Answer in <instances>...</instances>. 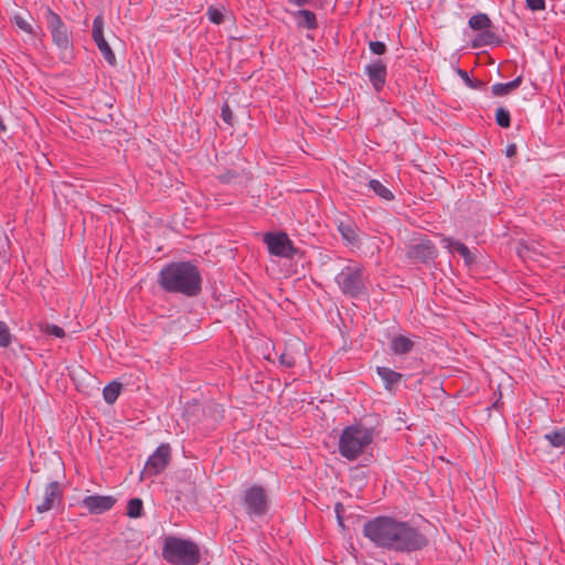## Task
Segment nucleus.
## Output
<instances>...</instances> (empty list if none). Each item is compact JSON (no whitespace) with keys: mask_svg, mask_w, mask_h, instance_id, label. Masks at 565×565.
<instances>
[{"mask_svg":"<svg viewBox=\"0 0 565 565\" xmlns=\"http://www.w3.org/2000/svg\"><path fill=\"white\" fill-rule=\"evenodd\" d=\"M363 534L376 546L396 552H415L428 545V539L407 522L390 516H377L367 521Z\"/></svg>","mask_w":565,"mask_h":565,"instance_id":"f257e3e1","label":"nucleus"},{"mask_svg":"<svg viewBox=\"0 0 565 565\" xmlns=\"http://www.w3.org/2000/svg\"><path fill=\"white\" fill-rule=\"evenodd\" d=\"M158 285L169 294H180L192 298L202 290V276L198 266L190 262H172L158 274Z\"/></svg>","mask_w":565,"mask_h":565,"instance_id":"f03ea898","label":"nucleus"},{"mask_svg":"<svg viewBox=\"0 0 565 565\" xmlns=\"http://www.w3.org/2000/svg\"><path fill=\"white\" fill-rule=\"evenodd\" d=\"M162 557L172 565H198L201 553L194 542L168 536L162 547Z\"/></svg>","mask_w":565,"mask_h":565,"instance_id":"7ed1b4c3","label":"nucleus"},{"mask_svg":"<svg viewBox=\"0 0 565 565\" xmlns=\"http://www.w3.org/2000/svg\"><path fill=\"white\" fill-rule=\"evenodd\" d=\"M44 18L52 35L53 44L58 49L60 58L68 63L73 58V36L62 18L50 7L45 8Z\"/></svg>","mask_w":565,"mask_h":565,"instance_id":"20e7f679","label":"nucleus"},{"mask_svg":"<svg viewBox=\"0 0 565 565\" xmlns=\"http://www.w3.org/2000/svg\"><path fill=\"white\" fill-rule=\"evenodd\" d=\"M373 440V430L371 428L354 425L347 427L339 440L340 454L353 460L369 446Z\"/></svg>","mask_w":565,"mask_h":565,"instance_id":"39448f33","label":"nucleus"},{"mask_svg":"<svg viewBox=\"0 0 565 565\" xmlns=\"http://www.w3.org/2000/svg\"><path fill=\"white\" fill-rule=\"evenodd\" d=\"M335 279L344 295L352 298H360L366 295V277L363 266H347Z\"/></svg>","mask_w":565,"mask_h":565,"instance_id":"423d86ee","label":"nucleus"},{"mask_svg":"<svg viewBox=\"0 0 565 565\" xmlns=\"http://www.w3.org/2000/svg\"><path fill=\"white\" fill-rule=\"evenodd\" d=\"M243 505L246 513L252 518H262L269 510V499L265 489L259 484H254L244 491Z\"/></svg>","mask_w":565,"mask_h":565,"instance_id":"0eeeda50","label":"nucleus"},{"mask_svg":"<svg viewBox=\"0 0 565 565\" xmlns=\"http://www.w3.org/2000/svg\"><path fill=\"white\" fill-rule=\"evenodd\" d=\"M264 242L266 243L268 252L271 255L284 258H292L297 253V248L294 246L288 235L284 232L266 233L264 235Z\"/></svg>","mask_w":565,"mask_h":565,"instance_id":"6e6552de","label":"nucleus"},{"mask_svg":"<svg viewBox=\"0 0 565 565\" xmlns=\"http://www.w3.org/2000/svg\"><path fill=\"white\" fill-rule=\"evenodd\" d=\"M171 459V448L169 444H161L154 450V452L148 458L145 469L142 471L143 475L148 476H157L161 473Z\"/></svg>","mask_w":565,"mask_h":565,"instance_id":"1a4fd4ad","label":"nucleus"},{"mask_svg":"<svg viewBox=\"0 0 565 565\" xmlns=\"http://www.w3.org/2000/svg\"><path fill=\"white\" fill-rule=\"evenodd\" d=\"M438 250L430 239H422L406 249V257L414 263L428 264L437 258Z\"/></svg>","mask_w":565,"mask_h":565,"instance_id":"9d476101","label":"nucleus"},{"mask_svg":"<svg viewBox=\"0 0 565 565\" xmlns=\"http://www.w3.org/2000/svg\"><path fill=\"white\" fill-rule=\"evenodd\" d=\"M92 36L107 63L115 66L117 63L116 55L104 38V18L102 14H98L93 21Z\"/></svg>","mask_w":565,"mask_h":565,"instance_id":"9b49d317","label":"nucleus"},{"mask_svg":"<svg viewBox=\"0 0 565 565\" xmlns=\"http://www.w3.org/2000/svg\"><path fill=\"white\" fill-rule=\"evenodd\" d=\"M63 501V489L57 481H51L45 486L41 502L35 507L38 513L47 512L60 505Z\"/></svg>","mask_w":565,"mask_h":565,"instance_id":"f8f14e48","label":"nucleus"},{"mask_svg":"<svg viewBox=\"0 0 565 565\" xmlns=\"http://www.w3.org/2000/svg\"><path fill=\"white\" fill-rule=\"evenodd\" d=\"M117 499L113 495H87L82 500V504L90 514H103L114 508Z\"/></svg>","mask_w":565,"mask_h":565,"instance_id":"ddd939ff","label":"nucleus"},{"mask_svg":"<svg viewBox=\"0 0 565 565\" xmlns=\"http://www.w3.org/2000/svg\"><path fill=\"white\" fill-rule=\"evenodd\" d=\"M364 73L367 75L373 88L376 92H381L385 85L387 75L385 63L382 60L377 58L365 66Z\"/></svg>","mask_w":565,"mask_h":565,"instance_id":"4468645a","label":"nucleus"},{"mask_svg":"<svg viewBox=\"0 0 565 565\" xmlns=\"http://www.w3.org/2000/svg\"><path fill=\"white\" fill-rule=\"evenodd\" d=\"M376 373L383 380L385 388L390 392L395 390L403 377L402 373L386 366H377Z\"/></svg>","mask_w":565,"mask_h":565,"instance_id":"2eb2a0df","label":"nucleus"},{"mask_svg":"<svg viewBox=\"0 0 565 565\" xmlns=\"http://www.w3.org/2000/svg\"><path fill=\"white\" fill-rule=\"evenodd\" d=\"M414 347V341L402 334L394 335L390 342V349L396 355L407 354Z\"/></svg>","mask_w":565,"mask_h":565,"instance_id":"dca6fc26","label":"nucleus"},{"mask_svg":"<svg viewBox=\"0 0 565 565\" xmlns=\"http://www.w3.org/2000/svg\"><path fill=\"white\" fill-rule=\"evenodd\" d=\"M338 230L342 236V239L352 246H356L359 244V235L356 225L352 222H340L338 225Z\"/></svg>","mask_w":565,"mask_h":565,"instance_id":"f3484780","label":"nucleus"},{"mask_svg":"<svg viewBox=\"0 0 565 565\" xmlns=\"http://www.w3.org/2000/svg\"><path fill=\"white\" fill-rule=\"evenodd\" d=\"M443 243L446 244L447 248H452L458 252L467 265H471L475 262V256L463 243L455 241L450 237H444Z\"/></svg>","mask_w":565,"mask_h":565,"instance_id":"a211bd4d","label":"nucleus"},{"mask_svg":"<svg viewBox=\"0 0 565 565\" xmlns=\"http://www.w3.org/2000/svg\"><path fill=\"white\" fill-rule=\"evenodd\" d=\"M297 19V25L300 28L307 29H316L317 26V17L313 11L301 9L295 13Z\"/></svg>","mask_w":565,"mask_h":565,"instance_id":"6ab92c4d","label":"nucleus"},{"mask_svg":"<svg viewBox=\"0 0 565 565\" xmlns=\"http://www.w3.org/2000/svg\"><path fill=\"white\" fill-rule=\"evenodd\" d=\"M523 77L520 75L508 83H497L491 87L494 96H505L516 89L522 84Z\"/></svg>","mask_w":565,"mask_h":565,"instance_id":"aec40b11","label":"nucleus"},{"mask_svg":"<svg viewBox=\"0 0 565 565\" xmlns=\"http://www.w3.org/2000/svg\"><path fill=\"white\" fill-rule=\"evenodd\" d=\"M367 185L377 196L385 201H393L395 198L393 192L376 179L370 180Z\"/></svg>","mask_w":565,"mask_h":565,"instance_id":"412c9836","label":"nucleus"},{"mask_svg":"<svg viewBox=\"0 0 565 565\" xmlns=\"http://www.w3.org/2000/svg\"><path fill=\"white\" fill-rule=\"evenodd\" d=\"M468 25L472 30L481 31L482 32L486 29L490 28L491 20L488 17V14H486V13H478V14H475V15L470 17V19L468 20Z\"/></svg>","mask_w":565,"mask_h":565,"instance_id":"4be33fe9","label":"nucleus"},{"mask_svg":"<svg viewBox=\"0 0 565 565\" xmlns=\"http://www.w3.org/2000/svg\"><path fill=\"white\" fill-rule=\"evenodd\" d=\"M121 391V384L119 382L113 381L108 383L103 390V396L107 404H114Z\"/></svg>","mask_w":565,"mask_h":565,"instance_id":"5701e85b","label":"nucleus"},{"mask_svg":"<svg viewBox=\"0 0 565 565\" xmlns=\"http://www.w3.org/2000/svg\"><path fill=\"white\" fill-rule=\"evenodd\" d=\"M500 42L499 36L494 32L486 29L473 41V47H478L480 45H498Z\"/></svg>","mask_w":565,"mask_h":565,"instance_id":"b1692460","label":"nucleus"},{"mask_svg":"<svg viewBox=\"0 0 565 565\" xmlns=\"http://www.w3.org/2000/svg\"><path fill=\"white\" fill-rule=\"evenodd\" d=\"M544 438L551 444L553 447H563L565 446V425L556 430L546 433Z\"/></svg>","mask_w":565,"mask_h":565,"instance_id":"393cba45","label":"nucleus"},{"mask_svg":"<svg viewBox=\"0 0 565 565\" xmlns=\"http://www.w3.org/2000/svg\"><path fill=\"white\" fill-rule=\"evenodd\" d=\"M143 513V502L139 498H132L128 501L126 514L131 519H138Z\"/></svg>","mask_w":565,"mask_h":565,"instance_id":"a878e982","label":"nucleus"},{"mask_svg":"<svg viewBox=\"0 0 565 565\" xmlns=\"http://www.w3.org/2000/svg\"><path fill=\"white\" fill-rule=\"evenodd\" d=\"M12 22L20 29L22 30L23 32L30 34V35H33L35 36L36 35V32L34 30V28L32 26V24L25 19L23 18L22 15L20 14H15L13 18H12Z\"/></svg>","mask_w":565,"mask_h":565,"instance_id":"bb28decb","label":"nucleus"},{"mask_svg":"<svg viewBox=\"0 0 565 565\" xmlns=\"http://www.w3.org/2000/svg\"><path fill=\"white\" fill-rule=\"evenodd\" d=\"M457 74L463 79L465 84L472 89H481L486 85V83L480 79L469 77L468 73L461 68H457Z\"/></svg>","mask_w":565,"mask_h":565,"instance_id":"cd10ccee","label":"nucleus"},{"mask_svg":"<svg viewBox=\"0 0 565 565\" xmlns=\"http://www.w3.org/2000/svg\"><path fill=\"white\" fill-rule=\"evenodd\" d=\"M495 122L501 128H509L511 126V116L508 109L499 107L495 111Z\"/></svg>","mask_w":565,"mask_h":565,"instance_id":"c85d7f7f","label":"nucleus"},{"mask_svg":"<svg viewBox=\"0 0 565 565\" xmlns=\"http://www.w3.org/2000/svg\"><path fill=\"white\" fill-rule=\"evenodd\" d=\"M12 342V334L8 324L0 320V347L8 348Z\"/></svg>","mask_w":565,"mask_h":565,"instance_id":"c756f323","label":"nucleus"},{"mask_svg":"<svg viewBox=\"0 0 565 565\" xmlns=\"http://www.w3.org/2000/svg\"><path fill=\"white\" fill-rule=\"evenodd\" d=\"M40 330L43 332V333H46L49 335H54L56 338H63L65 337V331L63 328L56 326V324H52V323H43V324H40Z\"/></svg>","mask_w":565,"mask_h":565,"instance_id":"7c9ffc66","label":"nucleus"},{"mask_svg":"<svg viewBox=\"0 0 565 565\" xmlns=\"http://www.w3.org/2000/svg\"><path fill=\"white\" fill-rule=\"evenodd\" d=\"M206 15L209 20L214 24H221L224 21V15L221 9L210 7L207 9Z\"/></svg>","mask_w":565,"mask_h":565,"instance_id":"2f4dec72","label":"nucleus"},{"mask_svg":"<svg viewBox=\"0 0 565 565\" xmlns=\"http://www.w3.org/2000/svg\"><path fill=\"white\" fill-rule=\"evenodd\" d=\"M369 47H370V51L375 55H383L387 51L386 44L381 41H370Z\"/></svg>","mask_w":565,"mask_h":565,"instance_id":"473e14b6","label":"nucleus"},{"mask_svg":"<svg viewBox=\"0 0 565 565\" xmlns=\"http://www.w3.org/2000/svg\"><path fill=\"white\" fill-rule=\"evenodd\" d=\"M221 117L225 124L233 126V111L227 102L222 105Z\"/></svg>","mask_w":565,"mask_h":565,"instance_id":"72a5a7b5","label":"nucleus"},{"mask_svg":"<svg viewBox=\"0 0 565 565\" xmlns=\"http://www.w3.org/2000/svg\"><path fill=\"white\" fill-rule=\"evenodd\" d=\"M280 364L285 365L286 367H292L296 364L295 356L289 352H282L279 356Z\"/></svg>","mask_w":565,"mask_h":565,"instance_id":"f704fd0d","label":"nucleus"},{"mask_svg":"<svg viewBox=\"0 0 565 565\" xmlns=\"http://www.w3.org/2000/svg\"><path fill=\"white\" fill-rule=\"evenodd\" d=\"M238 173L233 170H227L224 173L217 175V179L222 183H231L235 179H237Z\"/></svg>","mask_w":565,"mask_h":565,"instance_id":"c9c22d12","label":"nucleus"},{"mask_svg":"<svg viewBox=\"0 0 565 565\" xmlns=\"http://www.w3.org/2000/svg\"><path fill=\"white\" fill-rule=\"evenodd\" d=\"M526 8L531 11H542L545 9V0H526Z\"/></svg>","mask_w":565,"mask_h":565,"instance_id":"e433bc0d","label":"nucleus"},{"mask_svg":"<svg viewBox=\"0 0 565 565\" xmlns=\"http://www.w3.org/2000/svg\"><path fill=\"white\" fill-rule=\"evenodd\" d=\"M516 154V146L514 143H510L505 148V156L511 158Z\"/></svg>","mask_w":565,"mask_h":565,"instance_id":"4c0bfd02","label":"nucleus"},{"mask_svg":"<svg viewBox=\"0 0 565 565\" xmlns=\"http://www.w3.org/2000/svg\"><path fill=\"white\" fill-rule=\"evenodd\" d=\"M290 3L296 4L298 7H303L307 4L310 0H288Z\"/></svg>","mask_w":565,"mask_h":565,"instance_id":"58836bf2","label":"nucleus"},{"mask_svg":"<svg viewBox=\"0 0 565 565\" xmlns=\"http://www.w3.org/2000/svg\"><path fill=\"white\" fill-rule=\"evenodd\" d=\"M340 510H343V507L341 503H337V505H335L337 516H338L339 523L342 524V519L340 516Z\"/></svg>","mask_w":565,"mask_h":565,"instance_id":"ea45409f","label":"nucleus"},{"mask_svg":"<svg viewBox=\"0 0 565 565\" xmlns=\"http://www.w3.org/2000/svg\"><path fill=\"white\" fill-rule=\"evenodd\" d=\"M501 405H502V403L500 402V398H499L497 402H494V403L492 404V408L499 409V407H500Z\"/></svg>","mask_w":565,"mask_h":565,"instance_id":"a19ab883","label":"nucleus"}]
</instances>
